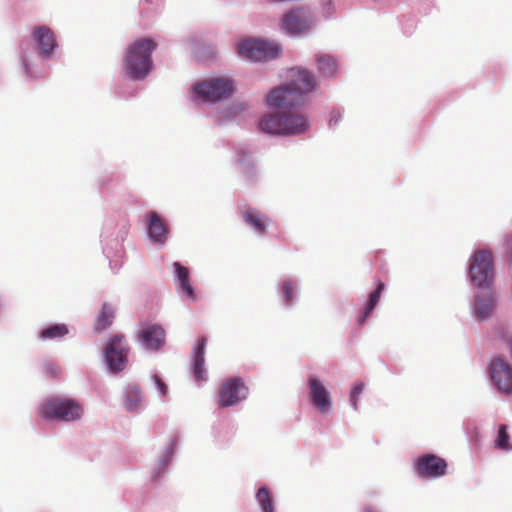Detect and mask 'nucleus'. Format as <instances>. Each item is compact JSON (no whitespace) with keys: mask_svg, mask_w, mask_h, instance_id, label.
Masks as SVG:
<instances>
[{"mask_svg":"<svg viewBox=\"0 0 512 512\" xmlns=\"http://www.w3.org/2000/svg\"><path fill=\"white\" fill-rule=\"evenodd\" d=\"M317 88V81L312 72L305 68H293L289 82L270 91L267 103L270 106L285 109L301 105L305 96Z\"/></svg>","mask_w":512,"mask_h":512,"instance_id":"1","label":"nucleus"},{"mask_svg":"<svg viewBox=\"0 0 512 512\" xmlns=\"http://www.w3.org/2000/svg\"><path fill=\"white\" fill-rule=\"evenodd\" d=\"M308 128L307 117L297 110L269 113L259 122L261 131L273 135H299L305 133Z\"/></svg>","mask_w":512,"mask_h":512,"instance_id":"2","label":"nucleus"},{"mask_svg":"<svg viewBox=\"0 0 512 512\" xmlns=\"http://www.w3.org/2000/svg\"><path fill=\"white\" fill-rule=\"evenodd\" d=\"M157 44L151 39L139 38L131 43L124 58L126 74L133 79H142L152 67L151 53Z\"/></svg>","mask_w":512,"mask_h":512,"instance_id":"3","label":"nucleus"},{"mask_svg":"<svg viewBox=\"0 0 512 512\" xmlns=\"http://www.w3.org/2000/svg\"><path fill=\"white\" fill-rule=\"evenodd\" d=\"M83 414L80 404L68 398L52 397L47 399L39 408V415L47 420L60 421L78 420Z\"/></svg>","mask_w":512,"mask_h":512,"instance_id":"4","label":"nucleus"},{"mask_svg":"<svg viewBox=\"0 0 512 512\" xmlns=\"http://www.w3.org/2000/svg\"><path fill=\"white\" fill-rule=\"evenodd\" d=\"M281 48L277 43L261 39H247L238 44V53L252 61H269L280 55Z\"/></svg>","mask_w":512,"mask_h":512,"instance_id":"5","label":"nucleus"},{"mask_svg":"<svg viewBox=\"0 0 512 512\" xmlns=\"http://www.w3.org/2000/svg\"><path fill=\"white\" fill-rule=\"evenodd\" d=\"M249 388L240 377H229L219 386L217 391L218 407L227 408L247 399Z\"/></svg>","mask_w":512,"mask_h":512,"instance_id":"6","label":"nucleus"},{"mask_svg":"<svg viewBox=\"0 0 512 512\" xmlns=\"http://www.w3.org/2000/svg\"><path fill=\"white\" fill-rule=\"evenodd\" d=\"M469 274L476 286L489 287L494 277L492 253L486 250L475 252L470 261Z\"/></svg>","mask_w":512,"mask_h":512,"instance_id":"7","label":"nucleus"},{"mask_svg":"<svg viewBox=\"0 0 512 512\" xmlns=\"http://www.w3.org/2000/svg\"><path fill=\"white\" fill-rule=\"evenodd\" d=\"M234 84L228 78H213L196 85L195 93L204 101L216 102L233 94Z\"/></svg>","mask_w":512,"mask_h":512,"instance_id":"8","label":"nucleus"},{"mask_svg":"<svg viewBox=\"0 0 512 512\" xmlns=\"http://www.w3.org/2000/svg\"><path fill=\"white\" fill-rule=\"evenodd\" d=\"M129 348L122 334L113 335L105 348V357L109 367L114 372L124 368Z\"/></svg>","mask_w":512,"mask_h":512,"instance_id":"9","label":"nucleus"},{"mask_svg":"<svg viewBox=\"0 0 512 512\" xmlns=\"http://www.w3.org/2000/svg\"><path fill=\"white\" fill-rule=\"evenodd\" d=\"M490 376L499 392L512 394V366L498 357L490 363Z\"/></svg>","mask_w":512,"mask_h":512,"instance_id":"10","label":"nucleus"},{"mask_svg":"<svg viewBox=\"0 0 512 512\" xmlns=\"http://www.w3.org/2000/svg\"><path fill=\"white\" fill-rule=\"evenodd\" d=\"M446 461L434 454H425L417 458L415 472L419 477L437 478L446 474Z\"/></svg>","mask_w":512,"mask_h":512,"instance_id":"11","label":"nucleus"},{"mask_svg":"<svg viewBox=\"0 0 512 512\" xmlns=\"http://www.w3.org/2000/svg\"><path fill=\"white\" fill-rule=\"evenodd\" d=\"M310 401L321 413H326L332 406L331 396L321 380L315 375L308 376Z\"/></svg>","mask_w":512,"mask_h":512,"instance_id":"12","label":"nucleus"},{"mask_svg":"<svg viewBox=\"0 0 512 512\" xmlns=\"http://www.w3.org/2000/svg\"><path fill=\"white\" fill-rule=\"evenodd\" d=\"M311 24L309 13L303 8L289 11L282 19V26L290 35H297L308 30Z\"/></svg>","mask_w":512,"mask_h":512,"instance_id":"13","label":"nucleus"},{"mask_svg":"<svg viewBox=\"0 0 512 512\" xmlns=\"http://www.w3.org/2000/svg\"><path fill=\"white\" fill-rule=\"evenodd\" d=\"M165 331L156 324L143 325L137 334L141 345L148 350L157 351L165 344Z\"/></svg>","mask_w":512,"mask_h":512,"instance_id":"14","label":"nucleus"},{"mask_svg":"<svg viewBox=\"0 0 512 512\" xmlns=\"http://www.w3.org/2000/svg\"><path fill=\"white\" fill-rule=\"evenodd\" d=\"M32 36L37 42L41 54L49 57L57 46L56 37L52 29L45 25L35 26L32 30Z\"/></svg>","mask_w":512,"mask_h":512,"instance_id":"15","label":"nucleus"},{"mask_svg":"<svg viewBox=\"0 0 512 512\" xmlns=\"http://www.w3.org/2000/svg\"><path fill=\"white\" fill-rule=\"evenodd\" d=\"M207 344V338L206 337H199L196 341L193 355H192V362H191V370L192 374L194 376L195 381H205L207 379L206 376V370L204 368L205 363V348Z\"/></svg>","mask_w":512,"mask_h":512,"instance_id":"16","label":"nucleus"},{"mask_svg":"<svg viewBox=\"0 0 512 512\" xmlns=\"http://www.w3.org/2000/svg\"><path fill=\"white\" fill-rule=\"evenodd\" d=\"M146 218L149 221L148 235L150 239L156 244L163 245L168 235L167 224L155 211H149Z\"/></svg>","mask_w":512,"mask_h":512,"instance_id":"17","label":"nucleus"},{"mask_svg":"<svg viewBox=\"0 0 512 512\" xmlns=\"http://www.w3.org/2000/svg\"><path fill=\"white\" fill-rule=\"evenodd\" d=\"M494 309V300L490 292H484L477 295L475 303V312L479 319L488 318Z\"/></svg>","mask_w":512,"mask_h":512,"instance_id":"18","label":"nucleus"},{"mask_svg":"<svg viewBox=\"0 0 512 512\" xmlns=\"http://www.w3.org/2000/svg\"><path fill=\"white\" fill-rule=\"evenodd\" d=\"M177 280L180 283L182 292L191 300H195L194 289L190 283L189 271L186 267L182 266L179 262H174Z\"/></svg>","mask_w":512,"mask_h":512,"instance_id":"19","label":"nucleus"},{"mask_svg":"<svg viewBox=\"0 0 512 512\" xmlns=\"http://www.w3.org/2000/svg\"><path fill=\"white\" fill-rule=\"evenodd\" d=\"M384 288H385L384 283L380 281V282H378L376 289L370 293L363 313L357 318V323L359 325H363L364 322L366 321L367 317L372 313L375 306L380 301V297H381V294H382Z\"/></svg>","mask_w":512,"mask_h":512,"instance_id":"20","label":"nucleus"},{"mask_svg":"<svg viewBox=\"0 0 512 512\" xmlns=\"http://www.w3.org/2000/svg\"><path fill=\"white\" fill-rule=\"evenodd\" d=\"M115 317V311L113 307L109 304H104L102 309L97 316L95 323V330L98 332L103 331L104 329L110 327L113 323Z\"/></svg>","mask_w":512,"mask_h":512,"instance_id":"21","label":"nucleus"},{"mask_svg":"<svg viewBox=\"0 0 512 512\" xmlns=\"http://www.w3.org/2000/svg\"><path fill=\"white\" fill-rule=\"evenodd\" d=\"M244 221L251 225L258 233H265L266 231V222L268 221V217L260 214L257 211L249 210L243 213Z\"/></svg>","mask_w":512,"mask_h":512,"instance_id":"22","label":"nucleus"},{"mask_svg":"<svg viewBox=\"0 0 512 512\" xmlns=\"http://www.w3.org/2000/svg\"><path fill=\"white\" fill-rule=\"evenodd\" d=\"M318 70L324 76L331 77L337 71V62L335 58L328 54H320L316 58Z\"/></svg>","mask_w":512,"mask_h":512,"instance_id":"23","label":"nucleus"},{"mask_svg":"<svg viewBox=\"0 0 512 512\" xmlns=\"http://www.w3.org/2000/svg\"><path fill=\"white\" fill-rule=\"evenodd\" d=\"M143 402V395L139 388L130 386L126 391L124 406L128 411L137 410Z\"/></svg>","mask_w":512,"mask_h":512,"instance_id":"24","label":"nucleus"},{"mask_svg":"<svg viewBox=\"0 0 512 512\" xmlns=\"http://www.w3.org/2000/svg\"><path fill=\"white\" fill-rule=\"evenodd\" d=\"M256 499L260 504L263 512H275L274 511V503L273 497L270 490L267 487L259 488Z\"/></svg>","mask_w":512,"mask_h":512,"instance_id":"25","label":"nucleus"},{"mask_svg":"<svg viewBox=\"0 0 512 512\" xmlns=\"http://www.w3.org/2000/svg\"><path fill=\"white\" fill-rule=\"evenodd\" d=\"M68 334V328L64 324H55L52 326L47 327L46 329L42 330L40 333V337L42 339H56L61 338Z\"/></svg>","mask_w":512,"mask_h":512,"instance_id":"26","label":"nucleus"},{"mask_svg":"<svg viewBox=\"0 0 512 512\" xmlns=\"http://www.w3.org/2000/svg\"><path fill=\"white\" fill-rule=\"evenodd\" d=\"M509 434L507 433V427L506 425H500L498 428V435L495 440V445L497 448L502 450H509L510 449V443H509Z\"/></svg>","mask_w":512,"mask_h":512,"instance_id":"27","label":"nucleus"},{"mask_svg":"<svg viewBox=\"0 0 512 512\" xmlns=\"http://www.w3.org/2000/svg\"><path fill=\"white\" fill-rule=\"evenodd\" d=\"M282 292L285 303L287 305L291 304L295 296V284L291 280H285L282 284Z\"/></svg>","mask_w":512,"mask_h":512,"instance_id":"28","label":"nucleus"},{"mask_svg":"<svg viewBox=\"0 0 512 512\" xmlns=\"http://www.w3.org/2000/svg\"><path fill=\"white\" fill-rule=\"evenodd\" d=\"M364 389V384L363 383H358L356 384L351 393H350V403L353 407L354 410H357L358 409V397L359 395L362 393Z\"/></svg>","mask_w":512,"mask_h":512,"instance_id":"29","label":"nucleus"},{"mask_svg":"<svg viewBox=\"0 0 512 512\" xmlns=\"http://www.w3.org/2000/svg\"><path fill=\"white\" fill-rule=\"evenodd\" d=\"M152 379L159 391L160 396H166L168 393V387L165 382L158 375H153Z\"/></svg>","mask_w":512,"mask_h":512,"instance_id":"30","label":"nucleus"},{"mask_svg":"<svg viewBox=\"0 0 512 512\" xmlns=\"http://www.w3.org/2000/svg\"><path fill=\"white\" fill-rule=\"evenodd\" d=\"M243 174L248 182H253L256 175V169L254 165L244 166Z\"/></svg>","mask_w":512,"mask_h":512,"instance_id":"31","label":"nucleus"},{"mask_svg":"<svg viewBox=\"0 0 512 512\" xmlns=\"http://www.w3.org/2000/svg\"><path fill=\"white\" fill-rule=\"evenodd\" d=\"M23 65H24L25 72L28 73L29 72V66H28V64H27V62L25 60L23 61Z\"/></svg>","mask_w":512,"mask_h":512,"instance_id":"32","label":"nucleus"},{"mask_svg":"<svg viewBox=\"0 0 512 512\" xmlns=\"http://www.w3.org/2000/svg\"><path fill=\"white\" fill-rule=\"evenodd\" d=\"M365 512H377V511L374 510L373 508L368 507L365 509Z\"/></svg>","mask_w":512,"mask_h":512,"instance_id":"33","label":"nucleus"},{"mask_svg":"<svg viewBox=\"0 0 512 512\" xmlns=\"http://www.w3.org/2000/svg\"><path fill=\"white\" fill-rule=\"evenodd\" d=\"M146 2L148 3H153L154 1L153 0H145Z\"/></svg>","mask_w":512,"mask_h":512,"instance_id":"34","label":"nucleus"}]
</instances>
